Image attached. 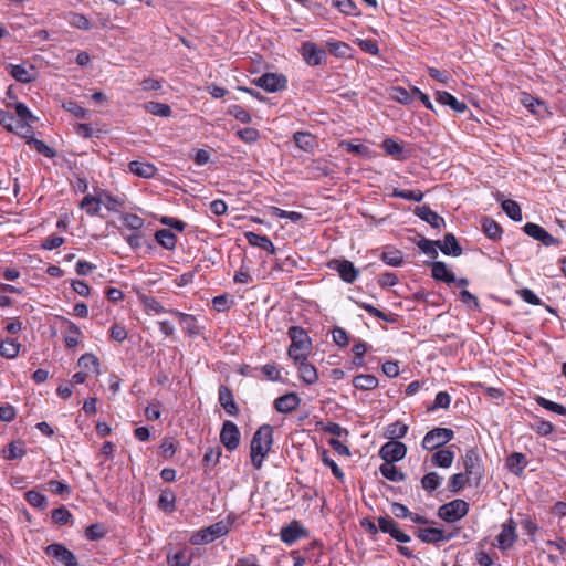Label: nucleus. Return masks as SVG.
Instances as JSON below:
<instances>
[{
    "mask_svg": "<svg viewBox=\"0 0 566 566\" xmlns=\"http://www.w3.org/2000/svg\"><path fill=\"white\" fill-rule=\"evenodd\" d=\"M273 443V429L270 424L261 426L251 440V462L254 469L262 468L263 459L268 455Z\"/></svg>",
    "mask_w": 566,
    "mask_h": 566,
    "instance_id": "nucleus-1",
    "label": "nucleus"
},
{
    "mask_svg": "<svg viewBox=\"0 0 566 566\" xmlns=\"http://www.w3.org/2000/svg\"><path fill=\"white\" fill-rule=\"evenodd\" d=\"M292 344L289 347L287 355L294 361L306 360L310 353V339L306 333L300 327H291L289 331Z\"/></svg>",
    "mask_w": 566,
    "mask_h": 566,
    "instance_id": "nucleus-2",
    "label": "nucleus"
},
{
    "mask_svg": "<svg viewBox=\"0 0 566 566\" xmlns=\"http://www.w3.org/2000/svg\"><path fill=\"white\" fill-rule=\"evenodd\" d=\"M232 525V522L229 520L219 521L201 531H199L196 535L192 536L191 542L195 545H200L203 543H211L217 538L226 535Z\"/></svg>",
    "mask_w": 566,
    "mask_h": 566,
    "instance_id": "nucleus-3",
    "label": "nucleus"
},
{
    "mask_svg": "<svg viewBox=\"0 0 566 566\" xmlns=\"http://www.w3.org/2000/svg\"><path fill=\"white\" fill-rule=\"evenodd\" d=\"M469 512V504L464 500H453L441 505L438 510V516L449 523L457 522L464 517Z\"/></svg>",
    "mask_w": 566,
    "mask_h": 566,
    "instance_id": "nucleus-4",
    "label": "nucleus"
},
{
    "mask_svg": "<svg viewBox=\"0 0 566 566\" xmlns=\"http://www.w3.org/2000/svg\"><path fill=\"white\" fill-rule=\"evenodd\" d=\"M453 431L448 428H434L428 431L422 440L426 450H436L453 439Z\"/></svg>",
    "mask_w": 566,
    "mask_h": 566,
    "instance_id": "nucleus-5",
    "label": "nucleus"
},
{
    "mask_svg": "<svg viewBox=\"0 0 566 566\" xmlns=\"http://www.w3.org/2000/svg\"><path fill=\"white\" fill-rule=\"evenodd\" d=\"M407 454V446L397 440L386 442L379 450V457L385 462H397L402 460Z\"/></svg>",
    "mask_w": 566,
    "mask_h": 566,
    "instance_id": "nucleus-6",
    "label": "nucleus"
},
{
    "mask_svg": "<svg viewBox=\"0 0 566 566\" xmlns=\"http://www.w3.org/2000/svg\"><path fill=\"white\" fill-rule=\"evenodd\" d=\"M45 554L64 566H78L75 555L62 544L54 543L46 546Z\"/></svg>",
    "mask_w": 566,
    "mask_h": 566,
    "instance_id": "nucleus-7",
    "label": "nucleus"
},
{
    "mask_svg": "<svg viewBox=\"0 0 566 566\" xmlns=\"http://www.w3.org/2000/svg\"><path fill=\"white\" fill-rule=\"evenodd\" d=\"M301 55L308 65L317 66L324 62L326 52L316 43L306 41L301 46Z\"/></svg>",
    "mask_w": 566,
    "mask_h": 566,
    "instance_id": "nucleus-8",
    "label": "nucleus"
},
{
    "mask_svg": "<svg viewBox=\"0 0 566 566\" xmlns=\"http://www.w3.org/2000/svg\"><path fill=\"white\" fill-rule=\"evenodd\" d=\"M328 268L336 271L339 277L347 283H353L358 277L359 270L355 268L353 262L346 259L332 260L328 263Z\"/></svg>",
    "mask_w": 566,
    "mask_h": 566,
    "instance_id": "nucleus-9",
    "label": "nucleus"
},
{
    "mask_svg": "<svg viewBox=\"0 0 566 566\" xmlns=\"http://www.w3.org/2000/svg\"><path fill=\"white\" fill-rule=\"evenodd\" d=\"M220 441L227 450L233 451L240 443V432L237 424L230 420L223 422Z\"/></svg>",
    "mask_w": 566,
    "mask_h": 566,
    "instance_id": "nucleus-10",
    "label": "nucleus"
},
{
    "mask_svg": "<svg viewBox=\"0 0 566 566\" xmlns=\"http://www.w3.org/2000/svg\"><path fill=\"white\" fill-rule=\"evenodd\" d=\"M254 82L258 86L271 93L285 88L287 84L286 77L277 73H265Z\"/></svg>",
    "mask_w": 566,
    "mask_h": 566,
    "instance_id": "nucleus-11",
    "label": "nucleus"
},
{
    "mask_svg": "<svg viewBox=\"0 0 566 566\" xmlns=\"http://www.w3.org/2000/svg\"><path fill=\"white\" fill-rule=\"evenodd\" d=\"M523 231L531 238L542 242L544 245H555L558 240L549 234L543 227L528 222L523 227Z\"/></svg>",
    "mask_w": 566,
    "mask_h": 566,
    "instance_id": "nucleus-12",
    "label": "nucleus"
},
{
    "mask_svg": "<svg viewBox=\"0 0 566 566\" xmlns=\"http://www.w3.org/2000/svg\"><path fill=\"white\" fill-rule=\"evenodd\" d=\"M516 538V524L510 518L507 523L502 525V531L496 537L499 548L503 551L510 548L515 543Z\"/></svg>",
    "mask_w": 566,
    "mask_h": 566,
    "instance_id": "nucleus-13",
    "label": "nucleus"
},
{
    "mask_svg": "<svg viewBox=\"0 0 566 566\" xmlns=\"http://www.w3.org/2000/svg\"><path fill=\"white\" fill-rule=\"evenodd\" d=\"M378 527L384 533H389L391 537L401 543H407L410 541V536L400 531L397 527L395 521L390 517H379L378 518Z\"/></svg>",
    "mask_w": 566,
    "mask_h": 566,
    "instance_id": "nucleus-14",
    "label": "nucleus"
},
{
    "mask_svg": "<svg viewBox=\"0 0 566 566\" xmlns=\"http://www.w3.org/2000/svg\"><path fill=\"white\" fill-rule=\"evenodd\" d=\"M10 75L21 83H30L35 80V67L33 65L25 66L23 64H9Z\"/></svg>",
    "mask_w": 566,
    "mask_h": 566,
    "instance_id": "nucleus-15",
    "label": "nucleus"
},
{
    "mask_svg": "<svg viewBox=\"0 0 566 566\" xmlns=\"http://www.w3.org/2000/svg\"><path fill=\"white\" fill-rule=\"evenodd\" d=\"M415 214L429 223L434 229H441L444 226V219L428 206H419L413 210Z\"/></svg>",
    "mask_w": 566,
    "mask_h": 566,
    "instance_id": "nucleus-16",
    "label": "nucleus"
},
{
    "mask_svg": "<svg viewBox=\"0 0 566 566\" xmlns=\"http://www.w3.org/2000/svg\"><path fill=\"white\" fill-rule=\"evenodd\" d=\"M417 536L424 543L428 544H437L439 542H447L452 538V534L446 535L444 532L440 528H420L417 532Z\"/></svg>",
    "mask_w": 566,
    "mask_h": 566,
    "instance_id": "nucleus-17",
    "label": "nucleus"
},
{
    "mask_svg": "<svg viewBox=\"0 0 566 566\" xmlns=\"http://www.w3.org/2000/svg\"><path fill=\"white\" fill-rule=\"evenodd\" d=\"M300 398L295 392L283 395L275 399L274 408L281 413H289L294 411L300 406Z\"/></svg>",
    "mask_w": 566,
    "mask_h": 566,
    "instance_id": "nucleus-18",
    "label": "nucleus"
},
{
    "mask_svg": "<svg viewBox=\"0 0 566 566\" xmlns=\"http://www.w3.org/2000/svg\"><path fill=\"white\" fill-rule=\"evenodd\" d=\"M436 101L441 105H447L457 113H464L468 106L464 102L458 101L452 94L444 91H437L434 93Z\"/></svg>",
    "mask_w": 566,
    "mask_h": 566,
    "instance_id": "nucleus-19",
    "label": "nucleus"
},
{
    "mask_svg": "<svg viewBox=\"0 0 566 566\" xmlns=\"http://www.w3.org/2000/svg\"><path fill=\"white\" fill-rule=\"evenodd\" d=\"M463 464L467 475L481 478L480 457L475 449L467 450L463 457Z\"/></svg>",
    "mask_w": 566,
    "mask_h": 566,
    "instance_id": "nucleus-20",
    "label": "nucleus"
},
{
    "mask_svg": "<svg viewBox=\"0 0 566 566\" xmlns=\"http://www.w3.org/2000/svg\"><path fill=\"white\" fill-rule=\"evenodd\" d=\"M219 402L230 416L238 415V406L234 401L232 391L227 386H221L219 388Z\"/></svg>",
    "mask_w": 566,
    "mask_h": 566,
    "instance_id": "nucleus-21",
    "label": "nucleus"
},
{
    "mask_svg": "<svg viewBox=\"0 0 566 566\" xmlns=\"http://www.w3.org/2000/svg\"><path fill=\"white\" fill-rule=\"evenodd\" d=\"M0 125L14 133H19L27 127V123H23L8 111H0Z\"/></svg>",
    "mask_w": 566,
    "mask_h": 566,
    "instance_id": "nucleus-22",
    "label": "nucleus"
},
{
    "mask_svg": "<svg viewBox=\"0 0 566 566\" xmlns=\"http://www.w3.org/2000/svg\"><path fill=\"white\" fill-rule=\"evenodd\" d=\"M130 172L142 178H151L155 176L157 168L148 161L133 160L128 164Z\"/></svg>",
    "mask_w": 566,
    "mask_h": 566,
    "instance_id": "nucleus-23",
    "label": "nucleus"
},
{
    "mask_svg": "<svg viewBox=\"0 0 566 566\" xmlns=\"http://www.w3.org/2000/svg\"><path fill=\"white\" fill-rule=\"evenodd\" d=\"M436 244L447 255L458 256L462 253V248L459 245L455 237L452 233L444 235L442 241H437Z\"/></svg>",
    "mask_w": 566,
    "mask_h": 566,
    "instance_id": "nucleus-24",
    "label": "nucleus"
},
{
    "mask_svg": "<svg viewBox=\"0 0 566 566\" xmlns=\"http://www.w3.org/2000/svg\"><path fill=\"white\" fill-rule=\"evenodd\" d=\"M245 238H247L249 244H251L253 247L261 248L262 250H264L271 254L275 253V247L266 235L254 233V232H247Z\"/></svg>",
    "mask_w": 566,
    "mask_h": 566,
    "instance_id": "nucleus-25",
    "label": "nucleus"
},
{
    "mask_svg": "<svg viewBox=\"0 0 566 566\" xmlns=\"http://www.w3.org/2000/svg\"><path fill=\"white\" fill-rule=\"evenodd\" d=\"M431 274L437 281H443L444 283H455L454 274L447 268L443 262L432 263Z\"/></svg>",
    "mask_w": 566,
    "mask_h": 566,
    "instance_id": "nucleus-26",
    "label": "nucleus"
},
{
    "mask_svg": "<svg viewBox=\"0 0 566 566\" xmlns=\"http://www.w3.org/2000/svg\"><path fill=\"white\" fill-rule=\"evenodd\" d=\"M169 312L180 319L184 331L188 335L195 336V335L199 334V327L197 326L196 319L192 315L181 313L178 311H174V310H171Z\"/></svg>",
    "mask_w": 566,
    "mask_h": 566,
    "instance_id": "nucleus-27",
    "label": "nucleus"
},
{
    "mask_svg": "<svg viewBox=\"0 0 566 566\" xmlns=\"http://www.w3.org/2000/svg\"><path fill=\"white\" fill-rule=\"evenodd\" d=\"M303 533L304 530L298 525L297 522H294L287 526L282 527L281 539L286 544H292L298 539Z\"/></svg>",
    "mask_w": 566,
    "mask_h": 566,
    "instance_id": "nucleus-28",
    "label": "nucleus"
},
{
    "mask_svg": "<svg viewBox=\"0 0 566 566\" xmlns=\"http://www.w3.org/2000/svg\"><path fill=\"white\" fill-rule=\"evenodd\" d=\"M296 146L304 151H312L316 146L315 137L305 132H296L293 136Z\"/></svg>",
    "mask_w": 566,
    "mask_h": 566,
    "instance_id": "nucleus-29",
    "label": "nucleus"
},
{
    "mask_svg": "<svg viewBox=\"0 0 566 566\" xmlns=\"http://www.w3.org/2000/svg\"><path fill=\"white\" fill-rule=\"evenodd\" d=\"M380 473L392 482H401L406 479L405 473H402L392 462H385L379 468Z\"/></svg>",
    "mask_w": 566,
    "mask_h": 566,
    "instance_id": "nucleus-30",
    "label": "nucleus"
},
{
    "mask_svg": "<svg viewBox=\"0 0 566 566\" xmlns=\"http://www.w3.org/2000/svg\"><path fill=\"white\" fill-rule=\"evenodd\" d=\"M64 324H65V336H64L65 345L67 348H74L80 343L78 337L81 335V331L75 324H73L70 321H65Z\"/></svg>",
    "mask_w": 566,
    "mask_h": 566,
    "instance_id": "nucleus-31",
    "label": "nucleus"
},
{
    "mask_svg": "<svg viewBox=\"0 0 566 566\" xmlns=\"http://www.w3.org/2000/svg\"><path fill=\"white\" fill-rule=\"evenodd\" d=\"M155 239L159 245L167 250H172L177 243L176 235L168 229L157 230L155 233Z\"/></svg>",
    "mask_w": 566,
    "mask_h": 566,
    "instance_id": "nucleus-32",
    "label": "nucleus"
},
{
    "mask_svg": "<svg viewBox=\"0 0 566 566\" xmlns=\"http://www.w3.org/2000/svg\"><path fill=\"white\" fill-rule=\"evenodd\" d=\"M355 388L360 390H373L378 386V379L370 374L358 375L353 379Z\"/></svg>",
    "mask_w": 566,
    "mask_h": 566,
    "instance_id": "nucleus-33",
    "label": "nucleus"
},
{
    "mask_svg": "<svg viewBox=\"0 0 566 566\" xmlns=\"http://www.w3.org/2000/svg\"><path fill=\"white\" fill-rule=\"evenodd\" d=\"M506 465L512 473L521 475L526 465V458L523 453H512L506 460Z\"/></svg>",
    "mask_w": 566,
    "mask_h": 566,
    "instance_id": "nucleus-34",
    "label": "nucleus"
},
{
    "mask_svg": "<svg viewBox=\"0 0 566 566\" xmlns=\"http://www.w3.org/2000/svg\"><path fill=\"white\" fill-rule=\"evenodd\" d=\"M432 463L440 468L451 467L454 460V452L450 449H440L432 455Z\"/></svg>",
    "mask_w": 566,
    "mask_h": 566,
    "instance_id": "nucleus-35",
    "label": "nucleus"
},
{
    "mask_svg": "<svg viewBox=\"0 0 566 566\" xmlns=\"http://www.w3.org/2000/svg\"><path fill=\"white\" fill-rule=\"evenodd\" d=\"M384 151L388 155V156H391L394 157L395 159H398V160H401V159H405V156H403V146L398 144L397 142H395L394 139L391 138H386L384 142H382V145H381Z\"/></svg>",
    "mask_w": 566,
    "mask_h": 566,
    "instance_id": "nucleus-36",
    "label": "nucleus"
},
{
    "mask_svg": "<svg viewBox=\"0 0 566 566\" xmlns=\"http://www.w3.org/2000/svg\"><path fill=\"white\" fill-rule=\"evenodd\" d=\"M145 109L155 116L169 117L171 115V107L166 103L160 102H148L145 104Z\"/></svg>",
    "mask_w": 566,
    "mask_h": 566,
    "instance_id": "nucleus-37",
    "label": "nucleus"
},
{
    "mask_svg": "<svg viewBox=\"0 0 566 566\" xmlns=\"http://www.w3.org/2000/svg\"><path fill=\"white\" fill-rule=\"evenodd\" d=\"M298 363H301L298 368L301 378L308 385L316 382L318 379L316 368L313 365L305 363V360H300Z\"/></svg>",
    "mask_w": 566,
    "mask_h": 566,
    "instance_id": "nucleus-38",
    "label": "nucleus"
},
{
    "mask_svg": "<svg viewBox=\"0 0 566 566\" xmlns=\"http://www.w3.org/2000/svg\"><path fill=\"white\" fill-rule=\"evenodd\" d=\"M20 350V343L14 339H6L1 342L0 355L8 359H13L18 356Z\"/></svg>",
    "mask_w": 566,
    "mask_h": 566,
    "instance_id": "nucleus-39",
    "label": "nucleus"
},
{
    "mask_svg": "<svg viewBox=\"0 0 566 566\" xmlns=\"http://www.w3.org/2000/svg\"><path fill=\"white\" fill-rule=\"evenodd\" d=\"M482 230L484 234L492 240L499 239L502 233L499 223L491 218H484L482 220Z\"/></svg>",
    "mask_w": 566,
    "mask_h": 566,
    "instance_id": "nucleus-40",
    "label": "nucleus"
},
{
    "mask_svg": "<svg viewBox=\"0 0 566 566\" xmlns=\"http://www.w3.org/2000/svg\"><path fill=\"white\" fill-rule=\"evenodd\" d=\"M380 259L388 265L399 266L403 262L401 251L396 249H387L381 252Z\"/></svg>",
    "mask_w": 566,
    "mask_h": 566,
    "instance_id": "nucleus-41",
    "label": "nucleus"
},
{
    "mask_svg": "<svg viewBox=\"0 0 566 566\" xmlns=\"http://www.w3.org/2000/svg\"><path fill=\"white\" fill-rule=\"evenodd\" d=\"M81 208L86 211L90 216H96L101 209V199L94 196L87 195L81 201Z\"/></svg>",
    "mask_w": 566,
    "mask_h": 566,
    "instance_id": "nucleus-42",
    "label": "nucleus"
},
{
    "mask_svg": "<svg viewBox=\"0 0 566 566\" xmlns=\"http://www.w3.org/2000/svg\"><path fill=\"white\" fill-rule=\"evenodd\" d=\"M502 209L504 212L514 221L522 220V210L520 205L511 199H506L502 202Z\"/></svg>",
    "mask_w": 566,
    "mask_h": 566,
    "instance_id": "nucleus-43",
    "label": "nucleus"
},
{
    "mask_svg": "<svg viewBox=\"0 0 566 566\" xmlns=\"http://www.w3.org/2000/svg\"><path fill=\"white\" fill-rule=\"evenodd\" d=\"M25 454L24 446L20 441L11 442L4 450L3 457L8 460L20 459Z\"/></svg>",
    "mask_w": 566,
    "mask_h": 566,
    "instance_id": "nucleus-44",
    "label": "nucleus"
},
{
    "mask_svg": "<svg viewBox=\"0 0 566 566\" xmlns=\"http://www.w3.org/2000/svg\"><path fill=\"white\" fill-rule=\"evenodd\" d=\"M391 197L420 202L423 199V192L421 190H401L395 188L392 190Z\"/></svg>",
    "mask_w": 566,
    "mask_h": 566,
    "instance_id": "nucleus-45",
    "label": "nucleus"
},
{
    "mask_svg": "<svg viewBox=\"0 0 566 566\" xmlns=\"http://www.w3.org/2000/svg\"><path fill=\"white\" fill-rule=\"evenodd\" d=\"M176 495L170 490L161 491L159 495V507L166 512H172L175 510Z\"/></svg>",
    "mask_w": 566,
    "mask_h": 566,
    "instance_id": "nucleus-46",
    "label": "nucleus"
},
{
    "mask_svg": "<svg viewBox=\"0 0 566 566\" xmlns=\"http://www.w3.org/2000/svg\"><path fill=\"white\" fill-rule=\"evenodd\" d=\"M408 432V426L401 422H395L387 427L386 429V437L396 440L403 438Z\"/></svg>",
    "mask_w": 566,
    "mask_h": 566,
    "instance_id": "nucleus-47",
    "label": "nucleus"
},
{
    "mask_svg": "<svg viewBox=\"0 0 566 566\" xmlns=\"http://www.w3.org/2000/svg\"><path fill=\"white\" fill-rule=\"evenodd\" d=\"M78 365L84 369L93 368L96 375L101 373L98 358L91 353L84 354L78 359Z\"/></svg>",
    "mask_w": 566,
    "mask_h": 566,
    "instance_id": "nucleus-48",
    "label": "nucleus"
},
{
    "mask_svg": "<svg viewBox=\"0 0 566 566\" xmlns=\"http://www.w3.org/2000/svg\"><path fill=\"white\" fill-rule=\"evenodd\" d=\"M535 400L541 407L545 408L546 410L562 415V416H566V407H564L557 402L551 401L541 396L536 397Z\"/></svg>",
    "mask_w": 566,
    "mask_h": 566,
    "instance_id": "nucleus-49",
    "label": "nucleus"
},
{
    "mask_svg": "<svg viewBox=\"0 0 566 566\" xmlns=\"http://www.w3.org/2000/svg\"><path fill=\"white\" fill-rule=\"evenodd\" d=\"M327 45L329 53L336 57H345L350 51L349 45L342 41H329Z\"/></svg>",
    "mask_w": 566,
    "mask_h": 566,
    "instance_id": "nucleus-50",
    "label": "nucleus"
},
{
    "mask_svg": "<svg viewBox=\"0 0 566 566\" xmlns=\"http://www.w3.org/2000/svg\"><path fill=\"white\" fill-rule=\"evenodd\" d=\"M522 103L533 114H539L541 113V111L538 109L539 107H542L545 112H547V107L543 101L535 98L528 94H526L523 97Z\"/></svg>",
    "mask_w": 566,
    "mask_h": 566,
    "instance_id": "nucleus-51",
    "label": "nucleus"
},
{
    "mask_svg": "<svg viewBox=\"0 0 566 566\" xmlns=\"http://www.w3.org/2000/svg\"><path fill=\"white\" fill-rule=\"evenodd\" d=\"M25 500L28 503L38 509H44L46 506V497L42 493L31 490L25 493Z\"/></svg>",
    "mask_w": 566,
    "mask_h": 566,
    "instance_id": "nucleus-52",
    "label": "nucleus"
},
{
    "mask_svg": "<svg viewBox=\"0 0 566 566\" xmlns=\"http://www.w3.org/2000/svg\"><path fill=\"white\" fill-rule=\"evenodd\" d=\"M349 298L358 304L360 307L365 308L369 314L374 315L375 317L387 319L385 313L373 306L370 303L367 302V300H361L357 296H349Z\"/></svg>",
    "mask_w": 566,
    "mask_h": 566,
    "instance_id": "nucleus-53",
    "label": "nucleus"
},
{
    "mask_svg": "<svg viewBox=\"0 0 566 566\" xmlns=\"http://www.w3.org/2000/svg\"><path fill=\"white\" fill-rule=\"evenodd\" d=\"M470 476L471 475H467V473H457L452 475L449 482L450 490L454 493L461 491L469 482Z\"/></svg>",
    "mask_w": 566,
    "mask_h": 566,
    "instance_id": "nucleus-54",
    "label": "nucleus"
},
{
    "mask_svg": "<svg viewBox=\"0 0 566 566\" xmlns=\"http://www.w3.org/2000/svg\"><path fill=\"white\" fill-rule=\"evenodd\" d=\"M421 484L424 490L432 492L440 485V476L436 472H429L422 478Z\"/></svg>",
    "mask_w": 566,
    "mask_h": 566,
    "instance_id": "nucleus-55",
    "label": "nucleus"
},
{
    "mask_svg": "<svg viewBox=\"0 0 566 566\" xmlns=\"http://www.w3.org/2000/svg\"><path fill=\"white\" fill-rule=\"evenodd\" d=\"M51 517L54 523L64 525L70 521L72 514L65 506H61L52 511Z\"/></svg>",
    "mask_w": 566,
    "mask_h": 566,
    "instance_id": "nucleus-56",
    "label": "nucleus"
},
{
    "mask_svg": "<svg viewBox=\"0 0 566 566\" xmlns=\"http://www.w3.org/2000/svg\"><path fill=\"white\" fill-rule=\"evenodd\" d=\"M140 301L147 312H154L155 314L165 312V308L159 304V302L153 297L140 295Z\"/></svg>",
    "mask_w": 566,
    "mask_h": 566,
    "instance_id": "nucleus-57",
    "label": "nucleus"
},
{
    "mask_svg": "<svg viewBox=\"0 0 566 566\" xmlns=\"http://www.w3.org/2000/svg\"><path fill=\"white\" fill-rule=\"evenodd\" d=\"M221 457V448H210L203 455L202 462L207 467H214Z\"/></svg>",
    "mask_w": 566,
    "mask_h": 566,
    "instance_id": "nucleus-58",
    "label": "nucleus"
},
{
    "mask_svg": "<svg viewBox=\"0 0 566 566\" xmlns=\"http://www.w3.org/2000/svg\"><path fill=\"white\" fill-rule=\"evenodd\" d=\"M332 4L344 14H356V4L352 0H332Z\"/></svg>",
    "mask_w": 566,
    "mask_h": 566,
    "instance_id": "nucleus-59",
    "label": "nucleus"
},
{
    "mask_svg": "<svg viewBox=\"0 0 566 566\" xmlns=\"http://www.w3.org/2000/svg\"><path fill=\"white\" fill-rule=\"evenodd\" d=\"M229 114L243 124H248L252 119L251 115L240 105L230 106Z\"/></svg>",
    "mask_w": 566,
    "mask_h": 566,
    "instance_id": "nucleus-60",
    "label": "nucleus"
},
{
    "mask_svg": "<svg viewBox=\"0 0 566 566\" xmlns=\"http://www.w3.org/2000/svg\"><path fill=\"white\" fill-rule=\"evenodd\" d=\"M69 22L71 25L81 30H88L91 28L88 19L80 13H71Z\"/></svg>",
    "mask_w": 566,
    "mask_h": 566,
    "instance_id": "nucleus-61",
    "label": "nucleus"
},
{
    "mask_svg": "<svg viewBox=\"0 0 566 566\" xmlns=\"http://www.w3.org/2000/svg\"><path fill=\"white\" fill-rule=\"evenodd\" d=\"M191 558L185 551H179L169 558V566H190Z\"/></svg>",
    "mask_w": 566,
    "mask_h": 566,
    "instance_id": "nucleus-62",
    "label": "nucleus"
},
{
    "mask_svg": "<svg viewBox=\"0 0 566 566\" xmlns=\"http://www.w3.org/2000/svg\"><path fill=\"white\" fill-rule=\"evenodd\" d=\"M63 107H64V109L72 113L77 118H86L87 117L88 112L84 107L78 105L76 102L69 101L63 104Z\"/></svg>",
    "mask_w": 566,
    "mask_h": 566,
    "instance_id": "nucleus-63",
    "label": "nucleus"
},
{
    "mask_svg": "<svg viewBox=\"0 0 566 566\" xmlns=\"http://www.w3.org/2000/svg\"><path fill=\"white\" fill-rule=\"evenodd\" d=\"M123 223L132 230H139L144 226V220L137 214L128 213L123 217Z\"/></svg>",
    "mask_w": 566,
    "mask_h": 566,
    "instance_id": "nucleus-64",
    "label": "nucleus"
}]
</instances>
